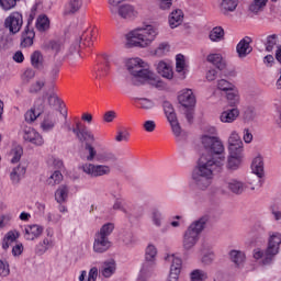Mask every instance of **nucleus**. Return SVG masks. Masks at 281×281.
Listing matches in <instances>:
<instances>
[{"instance_id":"1","label":"nucleus","mask_w":281,"mask_h":281,"mask_svg":"<svg viewBox=\"0 0 281 281\" xmlns=\"http://www.w3.org/2000/svg\"><path fill=\"white\" fill-rule=\"evenodd\" d=\"M127 71L133 76V85H144L148 81L151 87L160 89L164 87V82L158 78H155V72L150 70L148 63L144 61L142 58L135 57L126 61Z\"/></svg>"},{"instance_id":"2","label":"nucleus","mask_w":281,"mask_h":281,"mask_svg":"<svg viewBox=\"0 0 281 281\" xmlns=\"http://www.w3.org/2000/svg\"><path fill=\"white\" fill-rule=\"evenodd\" d=\"M222 162V159L213 162L212 158L200 157L198 168L192 173V180L199 190H207L209 186H212L214 172L223 168Z\"/></svg>"},{"instance_id":"3","label":"nucleus","mask_w":281,"mask_h":281,"mask_svg":"<svg viewBox=\"0 0 281 281\" xmlns=\"http://www.w3.org/2000/svg\"><path fill=\"white\" fill-rule=\"evenodd\" d=\"M157 37V29L153 25H146L133 29L125 35V46L127 48L139 47L146 49L153 45V41Z\"/></svg>"},{"instance_id":"4","label":"nucleus","mask_w":281,"mask_h":281,"mask_svg":"<svg viewBox=\"0 0 281 281\" xmlns=\"http://www.w3.org/2000/svg\"><path fill=\"white\" fill-rule=\"evenodd\" d=\"M72 133L81 144H85V150L88 153L86 156L87 161H100V156H98V151L93 147V144L94 146H100V136L93 135L81 122L76 123Z\"/></svg>"},{"instance_id":"5","label":"nucleus","mask_w":281,"mask_h":281,"mask_svg":"<svg viewBox=\"0 0 281 281\" xmlns=\"http://www.w3.org/2000/svg\"><path fill=\"white\" fill-rule=\"evenodd\" d=\"M200 143L205 150L211 153L201 157L211 158L213 164H218L222 160L220 166H225V145H223V140L220 137L204 134L200 137Z\"/></svg>"},{"instance_id":"6","label":"nucleus","mask_w":281,"mask_h":281,"mask_svg":"<svg viewBox=\"0 0 281 281\" xmlns=\"http://www.w3.org/2000/svg\"><path fill=\"white\" fill-rule=\"evenodd\" d=\"M209 221L210 215H203L189 226L183 237V249L190 251V249H192V247L199 243V236L201 235V232L205 229V225Z\"/></svg>"},{"instance_id":"7","label":"nucleus","mask_w":281,"mask_h":281,"mask_svg":"<svg viewBox=\"0 0 281 281\" xmlns=\"http://www.w3.org/2000/svg\"><path fill=\"white\" fill-rule=\"evenodd\" d=\"M281 234L279 232H270L268 237V247L266 249V259L263 265H271L274 256L280 254Z\"/></svg>"},{"instance_id":"8","label":"nucleus","mask_w":281,"mask_h":281,"mask_svg":"<svg viewBox=\"0 0 281 281\" xmlns=\"http://www.w3.org/2000/svg\"><path fill=\"white\" fill-rule=\"evenodd\" d=\"M162 109L172 128L173 135H176V137H179V135H181V125H179V120H177V113H175V108L170 102L164 101Z\"/></svg>"},{"instance_id":"9","label":"nucleus","mask_w":281,"mask_h":281,"mask_svg":"<svg viewBox=\"0 0 281 281\" xmlns=\"http://www.w3.org/2000/svg\"><path fill=\"white\" fill-rule=\"evenodd\" d=\"M4 27H7L11 34H19L23 27V14L20 12H12L4 20Z\"/></svg>"},{"instance_id":"10","label":"nucleus","mask_w":281,"mask_h":281,"mask_svg":"<svg viewBox=\"0 0 281 281\" xmlns=\"http://www.w3.org/2000/svg\"><path fill=\"white\" fill-rule=\"evenodd\" d=\"M23 139L24 142H29V144H33V146H43L45 144V139L43 138V135L36 132L34 127L24 128Z\"/></svg>"},{"instance_id":"11","label":"nucleus","mask_w":281,"mask_h":281,"mask_svg":"<svg viewBox=\"0 0 281 281\" xmlns=\"http://www.w3.org/2000/svg\"><path fill=\"white\" fill-rule=\"evenodd\" d=\"M93 251L104 254L106 251V224H103L100 232L95 235Z\"/></svg>"},{"instance_id":"12","label":"nucleus","mask_w":281,"mask_h":281,"mask_svg":"<svg viewBox=\"0 0 281 281\" xmlns=\"http://www.w3.org/2000/svg\"><path fill=\"white\" fill-rule=\"evenodd\" d=\"M44 227L38 224H27L24 226V238L25 240H36L43 236Z\"/></svg>"},{"instance_id":"13","label":"nucleus","mask_w":281,"mask_h":281,"mask_svg":"<svg viewBox=\"0 0 281 281\" xmlns=\"http://www.w3.org/2000/svg\"><path fill=\"white\" fill-rule=\"evenodd\" d=\"M178 102L184 109L194 108L196 104V98L194 97V92L191 89H184L178 95Z\"/></svg>"},{"instance_id":"14","label":"nucleus","mask_w":281,"mask_h":281,"mask_svg":"<svg viewBox=\"0 0 281 281\" xmlns=\"http://www.w3.org/2000/svg\"><path fill=\"white\" fill-rule=\"evenodd\" d=\"M56 124H58V116L55 113L49 112L41 122L40 128L43 133H52V131L56 128Z\"/></svg>"},{"instance_id":"15","label":"nucleus","mask_w":281,"mask_h":281,"mask_svg":"<svg viewBox=\"0 0 281 281\" xmlns=\"http://www.w3.org/2000/svg\"><path fill=\"white\" fill-rule=\"evenodd\" d=\"M254 48L251 47V37L246 36L237 44L236 52L239 58H247Z\"/></svg>"},{"instance_id":"16","label":"nucleus","mask_w":281,"mask_h":281,"mask_svg":"<svg viewBox=\"0 0 281 281\" xmlns=\"http://www.w3.org/2000/svg\"><path fill=\"white\" fill-rule=\"evenodd\" d=\"M228 153H243V139L233 131L228 137Z\"/></svg>"},{"instance_id":"17","label":"nucleus","mask_w":281,"mask_h":281,"mask_svg":"<svg viewBox=\"0 0 281 281\" xmlns=\"http://www.w3.org/2000/svg\"><path fill=\"white\" fill-rule=\"evenodd\" d=\"M117 14H119V16H121V19L131 21L132 19H136L137 10H135L134 5H132L130 3H125V4H121L117 8Z\"/></svg>"},{"instance_id":"18","label":"nucleus","mask_w":281,"mask_h":281,"mask_svg":"<svg viewBox=\"0 0 281 281\" xmlns=\"http://www.w3.org/2000/svg\"><path fill=\"white\" fill-rule=\"evenodd\" d=\"M47 237L43 239V241H40L36 246V252L37 254H45L50 247H54V232L52 229L46 231Z\"/></svg>"},{"instance_id":"19","label":"nucleus","mask_w":281,"mask_h":281,"mask_svg":"<svg viewBox=\"0 0 281 281\" xmlns=\"http://www.w3.org/2000/svg\"><path fill=\"white\" fill-rule=\"evenodd\" d=\"M97 36H98V30L88 29L82 33L81 37L77 38V41H79L82 47H91Z\"/></svg>"},{"instance_id":"20","label":"nucleus","mask_w":281,"mask_h":281,"mask_svg":"<svg viewBox=\"0 0 281 281\" xmlns=\"http://www.w3.org/2000/svg\"><path fill=\"white\" fill-rule=\"evenodd\" d=\"M224 183L225 187L229 190V192H233V194H243V192L247 190V184H245V182L240 180L229 179L226 180Z\"/></svg>"},{"instance_id":"21","label":"nucleus","mask_w":281,"mask_h":281,"mask_svg":"<svg viewBox=\"0 0 281 281\" xmlns=\"http://www.w3.org/2000/svg\"><path fill=\"white\" fill-rule=\"evenodd\" d=\"M34 38H36L34 27L25 26L21 37V47H32L34 45Z\"/></svg>"},{"instance_id":"22","label":"nucleus","mask_w":281,"mask_h":281,"mask_svg":"<svg viewBox=\"0 0 281 281\" xmlns=\"http://www.w3.org/2000/svg\"><path fill=\"white\" fill-rule=\"evenodd\" d=\"M82 170L86 175H90V177H102V175H106V167L102 165L86 164L82 166Z\"/></svg>"},{"instance_id":"23","label":"nucleus","mask_w":281,"mask_h":281,"mask_svg":"<svg viewBox=\"0 0 281 281\" xmlns=\"http://www.w3.org/2000/svg\"><path fill=\"white\" fill-rule=\"evenodd\" d=\"M30 60L31 67H33V69H37V71H43V69H45V56H43L41 50L33 52L31 54Z\"/></svg>"},{"instance_id":"24","label":"nucleus","mask_w":281,"mask_h":281,"mask_svg":"<svg viewBox=\"0 0 281 281\" xmlns=\"http://www.w3.org/2000/svg\"><path fill=\"white\" fill-rule=\"evenodd\" d=\"M240 110H238V108H233L222 112L220 115V120L221 122H223V124H232V122H236V120H238Z\"/></svg>"},{"instance_id":"25","label":"nucleus","mask_w":281,"mask_h":281,"mask_svg":"<svg viewBox=\"0 0 281 281\" xmlns=\"http://www.w3.org/2000/svg\"><path fill=\"white\" fill-rule=\"evenodd\" d=\"M206 60L211 63V65H214L220 71H225L227 68V61H225L222 54H210Z\"/></svg>"},{"instance_id":"26","label":"nucleus","mask_w":281,"mask_h":281,"mask_svg":"<svg viewBox=\"0 0 281 281\" xmlns=\"http://www.w3.org/2000/svg\"><path fill=\"white\" fill-rule=\"evenodd\" d=\"M156 69L159 76H161L162 78H167V80H172L175 72L172 71V67L166 61H159L156 66Z\"/></svg>"},{"instance_id":"27","label":"nucleus","mask_w":281,"mask_h":281,"mask_svg":"<svg viewBox=\"0 0 281 281\" xmlns=\"http://www.w3.org/2000/svg\"><path fill=\"white\" fill-rule=\"evenodd\" d=\"M243 161V151H228L227 166L231 170H236Z\"/></svg>"},{"instance_id":"28","label":"nucleus","mask_w":281,"mask_h":281,"mask_svg":"<svg viewBox=\"0 0 281 281\" xmlns=\"http://www.w3.org/2000/svg\"><path fill=\"white\" fill-rule=\"evenodd\" d=\"M183 23V11L177 9L172 11L169 15V25L171 30H175V27H179Z\"/></svg>"},{"instance_id":"29","label":"nucleus","mask_w":281,"mask_h":281,"mask_svg":"<svg viewBox=\"0 0 281 281\" xmlns=\"http://www.w3.org/2000/svg\"><path fill=\"white\" fill-rule=\"evenodd\" d=\"M153 269H155V261L145 259L140 268L138 280H146V278H149L150 273H153Z\"/></svg>"},{"instance_id":"30","label":"nucleus","mask_w":281,"mask_h":281,"mask_svg":"<svg viewBox=\"0 0 281 281\" xmlns=\"http://www.w3.org/2000/svg\"><path fill=\"white\" fill-rule=\"evenodd\" d=\"M94 71H95V78H99L100 80L106 77V60L104 56L98 57V64L94 67Z\"/></svg>"},{"instance_id":"31","label":"nucleus","mask_w":281,"mask_h":281,"mask_svg":"<svg viewBox=\"0 0 281 281\" xmlns=\"http://www.w3.org/2000/svg\"><path fill=\"white\" fill-rule=\"evenodd\" d=\"M27 170L25 169L24 166H18L15 168H13V170L10 173V179L12 181L13 184L20 183L21 179H23L25 177V172Z\"/></svg>"},{"instance_id":"32","label":"nucleus","mask_w":281,"mask_h":281,"mask_svg":"<svg viewBox=\"0 0 281 281\" xmlns=\"http://www.w3.org/2000/svg\"><path fill=\"white\" fill-rule=\"evenodd\" d=\"M209 38L212 43H221V41L225 40V30L222 26L213 27L209 34Z\"/></svg>"},{"instance_id":"33","label":"nucleus","mask_w":281,"mask_h":281,"mask_svg":"<svg viewBox=\"0 0 281 281\" xmlns=\"http://www.w3.org/2000/svg\"><path fill=\"white\" fill-rule=\"evenodd\" d=\"M246 258L247 257L245 256V252H243L240 250H231L229 251V259L237 267H243V265H245Z\"/></svg>"},{"instance_id":"34","label":"nucleus","mask_w":281,"mask_h":281,"mask_svg":"<svg viewBox=\"0 0 281 281\" xmlns=\"http://www.w3.org/2000/svg\"><path fill=\"white\" fill-rule=\"evenodd\" d=\"M251 169L257 177H265V162L262 161V157L257 156L252 160Z\"/></svg>"},{"instance_id":"35","label":"nucleus","mask_w":281,"mask_h":281,"mask_svg":"<svg viewBox=\"0 0 281 281\" xmlns=\"http://www.w3.org/2000/svg\"><path fill=\"white\" fill-rule=\"evenodd\" d=\"M268 2H269V0H254L249 4L248 10L252 14H258L259 12H262V10H265V8H267Z\"/></svg>"},{"instance_id":"36","label":"nucleus","mask_w":281,"mask_h":281,"mask_svg":"<svg viewBox=\"0 0 281 281\" xmlns=\"http://www.w3.org/2000/svg\"><path fill=\"white\" fill-rule=\"evenodd\" d=\"M238 8V2L236 0H223L221 3V12L223 14H229V12H235Z\"/></svg>"},{"instance_id":"37","label":"nucleus","mask_w":281,"mask_h":281,"mask_svg":"<svg viewBox=\"0 0 281 281\" xmlns=\"http://www.w3.org/2000/svg\"><path fill=\"white\" fill-rule=\"evenodd\" d=\"M35 27L38 32H47L49 29V18L45 14L38 15L35 22Z\"/></svg>"},{"instance_id":"38","label":"nucleus","mask_w":281,"mask_h":281,"mask_svg":"<svg viewBox=\"0 0 281 281\" xmlns=\"http://www.w3.org/2000/svg\"><path fill=\"white\" fill-rule=\"evenodd\" d=\"M165 260L166 262H171L170 271L177 272L178 270V273H181V258L175 257V255H168Z\"/></svg>"},{"instance_id":"39","label":"nucleus","mask_w":281,"mask_h":281,"mask_svg":"<svg viewBox=\"0 0 281 281\" xmlns=\"http://www.w3.org/2000/svg\"><path fill=\"white\" fill-rule=\"evenodd\" d=\"M82 8V0H69L66 4V14H76Z\"/></svg>"},{"instance_id":"40","label":"nucleus","mask_w":281,"mask_h":281,"mask_svg":"<svg viewBox=\"0 0 281 281\" xmlns=\"http://www.w3.org/2000/svg\"><path fill=\"white\" fill-rule=\"evenodd\" d=\"M226 100L229 102L231 106H236L240 102V94L236 88L228 90L226 92Z\"/></svg>"},{"instance_id":"41","label":"nucleus","mask_w":281,"mask_h":281,"mask_svg":"<svg viewBox=\"0 0 281 281\" xmlns=\"http://www.w3.org/2000/svg\"><path fill=\"white\" fill-rule=\"evenodd\" d=\"M69 194V189L66 186L59 187L55 192V200L57 203H65Z\"/></svg>"},{"instance_id":"42","label":"nucleus","mask_w":281,"mask_h":281,"mask_svg":"<svg viewBox=\"0 0 281 281\" xmlns=\"http://www.w3.org/2000/svg\"><path fill=\"white\" fill-rule=\"evenodd\" d=\"M207 279V272L201 269H195L190 273L191 281H205Z\"/></svg>"},{"instance_id":"43","label":"nucleus","mask_w":281,"mask_h":281,"mask_svg":"<svg viewBox=\"0 0 281 281\" xmlns=\"http://www.w3.org/2000/svg\"><path fill=\"white\" fill-rule=\"evenodd\" d=\"M170 52V44L168 42L160 43L157 48L154 50L155 56H158L161 58V56H166Z\"/></svg>"},{"instance_id":"44","label":"nucleus","mask_w":281,"mask_h":281,"mask_svg":"<svg viewBox=\"0 0 281 281\" xmlns=\"http://www.w3.org/2000/svg\"><path fill=\"white\" fill-rule=\"evenodd\" d=\"M155 258H157V247L148 245L145 251V260L155 262Z\"/></svg>"},{"instance_id":"45","label":"nucleus","mask_w":281,"mask_h":281,"mask_svg":"<svg viewBox=\"0 0 281 281\" xmlns=\"http://www.w3.org/2000/svg\"><path fill=\"white\" fill-rule=\"evenodd\" d=\"M249 186H252L250 190H256V188H260L262 186V176H258L254 173L248 178Z\"/></svg>"},{"instance_id":"46","label":"nucleus","mask_w":281,"mask_h":281,"mask_svg":"<svg viewBox=\"0 0 281 281\" xmlns=\"http://www.w3.org/2000/svg\"><path fill=\"white\" fill-rule=\"evenodd\" d=\"M138 104L144 111H153L155 109V102L150 99L140 98L138 99Z\"/></svg>"},{"instance_id":"47","label":"nucleus","mask_w":281,"mask_h":281,"mask_svg":"<svg viewBox=\"0 0 281 281\" xmlns=\"http://www.w3.org/2000/svg\"><path fill=\"white\" fill-rule=\"evenodd\" d=\"M60 181H63V173L59 170L54 171L47 179L48 186H58Z\"/></svg>"},{"instance_id":"48","label":"nucleus","mask_w":281,"mask_h":281,"mask_svg":"<svg viewBox=\"0 0 281 281\" xmlns=\"http://www.w3.org/2000/svg\"><path fill=\"white\" fill-rule=\"evenodd\" d=\"M236 86H234V83L227 81L226 79H220L217 80V89H220V91H232V89H235Z\"/></svg>"},{"instance_id":"49","label":"nucleus","mask_w":281,"mask_h":281,"mask_svg":"<svg viewBox=\"0 0 281 281\" xmlns=\"http://www.w3.org/2000/svg\"><path fill=\"white\" fill-rule=\"evenodd\" d=\"M186 69V57L181 54L176 56V71L183 74Z\"/></svg>"},{"instance_id":"50","label":"nucleus","mask_w":281,"mask_h":281,"mask_svg":"<svg viewBox=\"0 0 281 281\" xmlns=\"http://www.w3.org/2000/svg\"><path fill=\"white\" fill-rule=\"evenodd\" d=\"M48 47L55 54H60L65 49V44L61 41H50Z\"/></svg>"},{"instance_id":"51","label":"nucleus","mask_w":281,"mask_h":281,"mask_svg":"<svg viewBox=\"0 0 281 281\" xmlns=\"http://www.w3.org/2000/svg\"><path fill=\"white\" fill-rule=\"evenodd\" d=\"M43 87H45V79H38L30 86L29 91L31 93H38L43 90Z\"/></svg>"},{"instance_id":"52","label":"nucleus","mask_w":281,"mask_h":281,"mask_svg":"<svg viewBox=\"0 0 281 281\" xmlns=\"http://www.w3.org/2000/svg\"><path fill=\"white\" fill-rule=\"evenodd\" d=\"M38 117H41V114H38V112H35L32 108L29 111H26V113L24 114V119H25V122H27V124H32V122H36Z\"/></svg>"},{"instance_id":"53","label":"nucleus","mask_w":281,"mask_h":281,"mask_svg":"<svg viewBox=\"0 0 281 281\" xmlns=\"http://www.w3.org/2000/svg\"><path fill=\"white\" fill-rule=\"evenodd\" d=\"M37 115H43V111H45V100L37 99L34 102L33 108H31Z\"/></svg>"},{"instance_id":"54","label":"nucleus","mask_w":281,"mask_h":281,"mask_svg":"<svg viewBox=\"0 0 281 281\" xmlns=\"http://www.w3.org/2000/svg\"><path fill=\"white\" fill-rule=\"evenodd\" d=\"M278 44V35L272 34L267 37L266 49L268 52H273V47Z\"/></svg>"},{"instance_id":"55","label":"nucleus","mask_w":281,"mask_h":281,"mask_svg":"<svg viewBox=\"0 0 281 281\" xmlns=\"http://www.w3.org/2000/svg\"><path fill=\"white\" fill-rule=\"evenodd\" d=\"M117 271V263L114 259H110L106 262V278H111Z\"/></svg>"},{"instance_id":"56","label":"nucleus","mask_w":281,"mask_h":281,"mask_svg":"<svg viewBox=\"0 0 281 281\" xmlns=\"http://www.w3.org/2000/svg\"><path fill=\"white\" fill-rule=\"evenodd\" d=\"M11 155H13V157L11 158V164H19V161H21V157L23 156V148L15 147L14 149H12Z\"/></svg>"},{"instance_id":"57","label":"nucleus","mask_w":281,"mask_h":281,"mask_svg":"<svg viewBox=\"0 0 281 281\" xmlns=\"http://www.w3.org/2000/svg\"><path fill=\"white\" fill-rule=\"evenodd\" d=\"M59 74H60V66L54 65L48 71V78L54 82L55 80H57Z\"/></svg>"},{"instance_id":"58","label":"nucleus","mask_w":281,"mask_h":281,"mask_svg":"<svg viewBox=\"0 0 281 281\" xmlns=\"http://www.w3.org/2000/svg\"><path fill=\"white\" fill-rule=\"evenodd\" d=\"M8 276H10V266L0 260V278H8Z\"/></svg>"},{"instance_id":"59","label":"nucleus","mask_w":281,"mask_h":281,"mask_svg":"<svg viewBox=\"0 0 281 281\" xmlns=\"http://www.w3.org/2000/svg\"><path fill=\"white\" fill-rule=\"evenodd\" d=\"M80 47H82L80 44V40H76L75 43L70 45L68 49V55L71 56L74 54H79Z\"/></svg>"},{"instance_id":"60","label":"nucleus","mask_w":281,"mask_h":281,"mask_svg":"<svg viewBox=\"0 0 281 281\" xmlns=\"http://www.w3.org/2000/svg\"><path fill=\"white\" fill-rule=\"evenodd\" d=\"M205 78L209 82H214L218 78V70L214 68L209 69Z\"/></svg>"},{"instance_id":"61","label":"nucleus","mask_w":281,"mask_h":281,"mask_svg":"<svg viewBox=\"0 0 281 281\" xmlns=\"http://www.w3.org/2000/svg\"><path fill=\"white\" fill-rule=\"evenodd\" d=\"M16 1L19 0H1L0 5L3 10H12L16 5Z\"/></svg>"},{"instance_id":"62","label":"nucleus","mask_w":281,"mask_h":281,"mask_svg":"<svg viewBox=\"0 0 281 281\" xmlns=\"http://www.w3.org/2000/svg\"><path fill=\"white\" fill-rule=\"evenodd\" d=\"M48 104L49 106H60V99L56 93H52L48 95Z\"/></svg>"},{"instance_id":"63","label":"nucleus","mask_w":281,"mask_h":281,"mask_svg":"<svg viewBox=\"0 0 281 281\" xmlns=\"http://www.w3.org/2000/svg\"><path fill=\"white\" fill-rule=\"evenodd\" d=\"M153 223L156 225V227H161V212L158 210L153 211Z\"/></svg>"},{"instance_id":"64","label":"nucleus","mask_w":281,"mask_h":281,"mask_svg":"<svg viewBox=\"0 0 281 281\" xmlns=\"http://www.w3.org/2000/svg\"><path fill=\"white\" fill-rule=\"evenodd\" d=\"M87 281H98V268L93 267L89 270Z\"/></svg>"}]
</instances>
